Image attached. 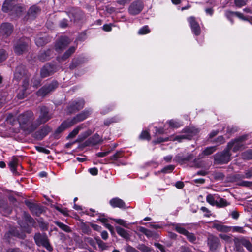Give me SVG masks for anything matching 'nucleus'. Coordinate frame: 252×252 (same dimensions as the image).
<instances>
[{
    "instance_id": "27",
    "label": "nucleus",
    "mask_w": 252,
    "mask_h": 252,
    "mask_svg": "<svg viewBox=\"0 0 252 252\" xmlns=\"http://www.w3.org/2000/svg\"><path fill=\"white\" fill-rule=\"evenodd\" d=\"M175 230L178 233L185 235L188 232V231L183 227L185 225V224L177 223L173 225Z\"/></svg>"
},
{
    "instance_id": "57",
    "label": "nucleus",
    "mask_w": 252,
    "mask_h": 252,
    "mask_svg": "<svg viewBox=\"0 0 252 252\" xmlns=\"http://www.w3.org/2000/svg\"><path fill=\"white\" fill-rule=\"evenodd\" d=\"M125 250L126 251V252H139L135 248L132 247V246L129 245H127L125 247Z\"/></svg>"
},
{
    "instance_id": "54",
    "label": "nucleus",
    "mask_w": 252,
    "mask_h": 252,
    "mask_svg": "<svg viewBox=\"0 0 252 252\" xmlns=\"http://www.w3.org/2000/svg\"><path fill=\"white\" fill-rule=\"evenodd\" d=\"M140 138L141 139L150 140V136L147 131H143L140 135Z\"/></svg>"
},
{
    "instance_id": "20",
    "label": "nucleus",
    "mask_w": 252,
    "mask_h": 252,
    "mask_svg": "<svg viewBox=\"0 0 252 252\" xmlns=\"http://www.w3.org/2000/svg\"><path fill=\"white\" fill-rule=\"evenodd\" d=\"M102 141V139L98 134H94L92 137L89 138L86 141L87 145H96Z\"/></svg>"
},
{
    "instance_id": "36",
    "label": "nucleus",
    "mask_w": 252,
    "mask_h": 252,
    "mask_svg": "<svg viewBox=\"0 0 252 252\" xmlns=\"http://www.w3.org/2000/svg\"><path fill=\"white\" fill-rule=\"evenodd\" d=\"M168 124L169 126L172 128H178L183 125L181 122L174 120L169 121Z\"/></svg>"
},
{
    "instance_id": "33",
    "label": "nucleus",
    "mask_w": 252,
    "mask_h": 252,
    "mask_svg": "<svg viewBox=\"0 0 252 252\" xmlns=\"http://www.w3.org/2000/svg\"><path fill=\"white\" fill-rule=\"evenodd\" d=\"M229 203L224 199L222 198H219L217 200L216 206L219 207H224L228 206Z\"/></svg>"
},
{
    "instance_id": "48",
    "label": "nucleus",
    "mask_w": 252,
    "mask_h": 252,
    "mask_svg": "<svg viewBox=\"0 0 252 252\" xmlns=\"http://www.w3.org/2000/svg\"><path fill=\"white\" fill-rule=\"evenodd\" d=\"M25 220L28 222L30 224L33 225L34 223V220L30 216V215L26 213L24 214Z\"/></svg>"
},
{
    "instance_id": "42",
    "label": "nucleus",
    "mask_w": 252,
    "mask_h": 252,
    "mask_svg": "<svg viewBox=\"0 0 252 252\" xmlns=\"http://www.w3.org/2000/svg\"><path fill=\"white\" fill-rule=\"evenodd\" d=\"M242 157L244 159H252V150H248L242 154Z\"/></svg>"
},
{
    "instance_id": "16",
    "label": "nucleus",
    "mask_w": 252,
    "mask_h": 252,
    "mask_svg": "<svg viewBox=\"0 0 252 252\" xmlns=\"http://www.w3.org/2000/svg\"><path fill=\"white\" fill-rule=\"evenodd\" d=\"M193 158V155L191 154L187 156H184L182 154H178L175 157L174 160L179 163L180 164H183L192 160Z\"/></svg>"
},
{
    "instance_id": "50",
    "label": "nucleus",
    "mask_w": 252,
    "mask_h": 252,
    "mask_svg": "<svg viewBox=\"0 0 252 252\" xmlns=\"http://www.w3.org/2000/svg\"><path fill=\"white\" fill-rule=\"evenodd\" d=\"M175 168L174 165H169L164 167L162 170L161 172L163 173H167L171 172Z\"/></svg>"
},
{
    "instance_id": "56",
    "label": "nucleus",
    "mask_w": 252,
    "mask_h": 252,
    "mask_svg": "<svg viewBox=\"0 0 252 252\" xmlns=\"http://www.w3.org/2000/svg\"><path fill=\"white\" fill-rule=\"evenodd\" d=\"M85 241L87 243L89 244L94 248H96V243L94 240L90 237H86L85 238Z\"/></svg>"
},
{
    "instance_id": "64",
    "label": "nucleus",
    "mask_w": 252,
    "mask_h": 252,
    "mask_svg": "<svg viewBox=\"0 0 252 252\" xmlns=\"http://www.w3.org/2000/svg\"><path fill=\"white\" fill-rule=\"evenodd\" d=\"M239 185L242 186L250 187L252 185V182L249 181H243L241 182L239 184Z\"/></svg>"
},
{
    "instance_id": "44",
    "label": "nucleus",
    "mask_w": 252,
    "mask_h": 252,
    "mask_svg": "<svg viewBox=\"0 0 252 252\" xmlns=\"http://www.w3.org/2000/svg\"><path fill=\"white\" fill-rule=\"evenodd\" d=\"M137 248L142 252H151L152 251V249L144 244L139 245Z\"/></svg>"
},
{
    "instance_id": "59",
    "label": "nucleus",
    "mask_w": 252,
    "mask_h": 252,
    "mask_svg": "<svg viewBox=\"0 0 252 252\" xmlns=\"http://www.w3.org/2000/svg\"><path fill=\"white\" fill-rule=\"evenodd\" d=\"M215 142L218 144H221L225 142V139L222 136H220L217 137V138L215 140Z\"/></svg>"
},
{
    "instance_id": "53",
    "label": "nucleus",
    "mask_w": 252,
    "mask_h": 252,
    "mask_svg": "<svg viewBox=\"0 0 252 252\" xmlns=\"http://www.w3.org/2000/svg\"><path fill=\"white\" fill-rule=\"evenodd\" d=\"M150 32V30L147 26H145L141 28L138 31L139 34H145Z\"/></svg>"
},
{
    "instance_id": "11",
    "label": "nucleus",
    "mask_w": 252,
    "mask_h": 252,
    "mask_svg": "<svg viewBox=\"0 0 252 252\" xmlns=\"http://www.w3.org/2000/svg\"><path fill=\"white\" fill-rule=\"evenodd\" d=\"M143 3L141 0L133 1L129 6L128 12L130 15H136L138 14L143 9Z\"/></svg>"
},
{
    "instance_id": "7",
    "label": "nucleus",
    "mask_w": 252,
    "mask_h": 252,
    "mask_svg": "<svg viewBox=\"0 0 252 252\" xmlns=\"http://www.w3.org/2000/svg\"><path fill=\"white\" fill-rule=\"evenodd\" d=\"M34 239L37 245L42 246L49 251L53 250V248L50 244L49 239L45 234L36 233L34 235Z\"/></svg>"
},
{
    "instance_id": "40",
    "label": "nucleus",
    "mask_w": 252,
    "mask_h": 252,
    "mask_svg": "<svg viewBox=\"0 0 252 252\" xmlns=\"http://www.w3.org/2000/svg\"><path fill=\"white\" fill-rule=\"evenodd\" d=\"M120 120V118L118 117H113L110 119H107L105 120L104 122V124L106 126H109L110 124L112 123L118 122Z\"/></svg>"
},
{
    "instance_id": "31",
    "label": "nucleus",
    "mask_w": 252,
    "mask_h": 252,
    "mask_svg": "<svg viewBox=\"0 0 252 252\" xmlns=\"http://www.w3.org/2000/svg\"><path fill=\"white\" fill-rule=\"evenodd\" d=\"M39 12L40 9L38 7L33 6L29 9L28 11V14L31 17H34Z\"/></svg>"
},
{
    "instance_id": "41",
    "label": "nucleus",
    "mask_w": 252,
    "mask_h": 252,
    "mask_svg": "<svg viewBox=\"0 0 252 252\" xmlns=\"http://www.w3.org/2000/svg\"><path fill=\"white\" fill-rule=\"evenodd\" d=\"M242 244L248 251L252 252V245L249 241L243 239L242 240Z\"/></svg>"
},
{
    "instance_id": "61",
    "label": "nucleus",
    "mask_w": 252,
    "mask_h": 252,
    "mask_svg": "<svg viewBox=\"0 0 252 252\" xmlns=\"http://www.w3.org/2000/svg\"><path fill=\"white\" fill-rule=\"evenodd\" d=\"M32 82V84H33V86L35 88H37L40 85V79L33 78Z\"/></svg>"
},
{
    "instance_id": "49",
    "label": "nucleus",
    "mask_w": 252,
    "mask_h": 252,
    "mask_svg": "<svg viewBox=\"0 0 252 252\" xmlns=\"http://www.w3.org/2000/svg\"><path fill=\"white\" fill-rule=\"evenodd\" d=\"M81 230L84 233L87 234H89L91 232V230L90 227L85 223L81 225Z\"/></svg>"
},
{
    "instance_id": "46",
    "label": "nucleus",
    "mask_w": 252,
    "mask_h": 252,
    "mask_svg": "<svg viewBox=\"0 0 252 252\" xmlns=\"http://www.w3.org/2000/svg\"><path fill=\"white\" fill-rule=\"evenodd\" d=\"M113 220L117 223L120 224L124 227H128V224L126 221L124 220L121 219H113Z\"/></svg>"
},
{
    "instance_id": "58",
    "label": "nucleus",
    "mask_w": 252,
    "mask_h": 252,
    "mask_svg": "<svg viewBox=\"0 0 252 252\" xmlns=\"http://www.w3.org/2000/svg\"><path fill=\"white\" fill-rule=\"evenodd\" d=\"M200 210L204 213V216L205 217H209L211 215V213L210 210H208L205 207H202L200 208Z\"/></svg>"
},
{
    "instance_id": "28",
    "label": "nucleus",
    "mask_w": 252,
    "mask_h": 252,
    "mask_svg": "<svg viewBox=\"0 0 252 252\" xmlns=\"http://www.w3.org/2000/svg\"><path fill=\"white\" fill-rule=\"evenodd\" d=\"M219 198L217 195L209 194L206 197V201L212 206L216 205L217 200Z\"/></svg>"
},
{
    "instance_id": "52",
    "label": "nucleus",
    "mask_w": 252,
    "mask_h": 252,
    "mask_svg": "<svg viewBox=\"0 0 252 252\" xmlns=\"http://www.w3.org/2000/svg\"><path fill=\"white\" fill-rule=\"evenodd\" d=\"M185 236H186L188 239L191 242L194 243L196 240L195 235L193 233H189L188 231Z\"/></svg>"
},
{
    "instance_id": "45",
    "label": "nucleus",
    "mask_w": 252,
    "mask_h": 252,
    "mask_svg": "<svg viewBox=\"0 0 252 252\" xmlns=\"http://www.w3.org/2000/svg\"><path fill=\"white\" fill-rule=\"evenodd\" d=\"M219 237L222 240H224L226 242L231 243L232 241L231 237L229 235L225 234H220Z\"/></svg>"
},
{
    "instance_id": "8",
    "label": "nucleus",
    "mask_w": 252,
    "mask_h": 252,
    "mask_svg": "<svg viewBox=\"0 0 252 252\" xmlns=\"http://www.w3.org/2000/svg\"><path fill=\"white\" fill-rule=\"evenodd\" d=\"M184 131L185 133V134L176 136L173 139V140H177L181 142L182 139H184L189 140L194 135L198 132V129L193 127L186 128Z\"/></svg>"
},
{
    "instance_id": "22",
    "label": "nucleus",
    "mask_w": 252,
    "mask_h": 252,
    "mask_svg": "<svg viewBox=\"0 0 252 252\" xmlns=\"http://www.w3.org/2000/svg\"><path fill=\"white\" fill-rule=\"evenodd\" d=\"M52 55V51L50 49L47 50L46 51H41L38 55V59L42 62L49 60Z\"/></svg>"
},
{
    "instance_id": "17",
    "label": "nucleus",
    "mask_w": 252,
    "mask_h": 252,
    "mask_svg": "<svg viewBox=\"0 0 252 252\" xmlns=\"http://www.w3.org/2000/svg\"><path fill=\"white\" fill-rule=\"evenodd\" d=\"M55 71V70L52 65H51L50 64H46L44 66L41 70V76L42 78L48 77Z\"/></svg>"
},
{
    "instance_id": "38",
    "label": "nucleus",
    "mask_w": 252,
    "mask_h": 252,
    "mask_svg": "<svg viewBox=\"0 0 252 252\" xmlns=\"http://www.w3.org/2000/svg\"><path fill=\"white\" fill-rule=\"evenodd\" d=\"M82 128L81 126H79L75 128H74L71 132L69 133L68 136V138H72L74 137L79 132V131Z\"/></svg>"
},
{
    "instance_id": "12",
    "label": "nucleus",
    "mask_w": 252,
    "mask_h": 252,
    "mask_svg": "<svg viewBox=\"0 0 252 252\" xmlns=\"http://www.w3.org/2000/svg\"><path fill=\"white\" fill-rule=\"evenodd\" d=\"M191 31L195 35H199L201 32L200 27L195 17L191 16L188 18Z\"/></svg>"
},
{
    "instance_id": "63",
    "label": "nucleus",
    "mask_w": 252,
    "mask_h": 252,
    "mask_svg": "<svg viewBox=\"0 0 252 252\" xmlns=\"http://www.w3.org/2000/svg\"><path fill=\"white\" fill-rule=\"evenodd\" d=\"M225 16L227 17L228 19L230 20H231L232 17L235 15L234 12H232L231 11H226L225 12Z\"/></svg>"
},
{
    "instance_id": "62",
    "label": "nucleus",
    "mask_w": 252,
    "mask_h": 252,
    "mask_svg": "<svg viewBox=\"0 0 252 252\" xmlns=\"http://www.w3.org/2000/svg\"><path fill=\"white\" fill-rule=\"evenodd\" d=\"M233 231L239 232L241 233H244L245 230L243 229V227L240 226H234L233 228Z\"/></svg>"
},
{
    "instance_id": "18",
    "label": "nucleus",
    "mask_w": 252,
    "mask_h": 252,
    "mask_svg": "<svg viewBox=\"0 0 252 252\" xmlns=\"http://www.w3.org/2000/svg\"><path fill=\"white\" fill-rule=\"evenodd\" d=\"M13 26L9 23H3L0 27V32L3 35L9 36L13 31Z\"/></svg>"
},
{
    "instance_id": "24",
    "label": "nucleus",
    "mask_w": 252,
    "mask_h": 252,
    "mask_svg": "<svg viewBox=\"0 0 252 252\" xmlns=\"http://www.w3.org/2000/svg\"><path fill=\"white\" fill-rule=\"evenodd\" d=\"M18 164V158L15 157H13L11 159V160L9 162L8 164V166H9L11 172L14 174H16L18 173L16 169Z\"/></svg>"
},
{
    "instance_id": "3",
    "label": "nucleus",
    "mask_w": 252,
    "mask_h": 252,
    "mask_svg": "<svg viewBox=\"0 0 252 252\" xmlns=\"http://www.w3.org/2000/svg\"><path fill=\"white\" fill-rule=\"evenodd\" d=\"M2 9L4 12H9L11 15H19L22 11V8L16 5L12 0H5L3 4Z\"/></svg>"
},
{
    "instance_id": "35",
    "label": "nucleus",
    "mask_w": 252,
    "mask_h": 252,
    "mask_svg": "<svg viewBox=\"0 0 252 252\" xmlns=\"http://www.w3.org/2000/svg\"><path fill=\"white\" fill-rule=\"evenodd\" d=\"M139 231L144 234L147 237H153L154 236V233L150 230L145 228L144 227H140L139 228Z\"/></svg>"
},
{
    "instance_id": "26",
    "label": "nucleus",
    "mask_w": 252,
    "mask_h": 252,
    "mask_svg": "<svg viewBox=\"0 0 252 252\" xmlns=\"http://www.w3.org/2000/svg\"><path fill=\"white\" fill-rule=\"evenodd\" d=\"M212 227L216 229L218 231L223 232H228L231 230V228L230 227L218 223H214Z\"/></svg>"
},
{
    "instance_id": "37",
    "label": "nucleus",
    "mask_w": 252,
    "mask_h": 252,
    "mask_svg": "<svg viewBox=\"0 0 252 252\" xmlns=\"http://www.w3.org/2000/svg\"><path fill=\"white\" fill-rule=\"evenodd\" d=\"M35 43L38 46H42L47 43V40L44 37H37L35 39Z\"/></svg>"
},
{
    "instance_id": "25",
    "label": "nucleus",
    "mask_w": 252,
    "mask_h": 252,
    "mask_svg": "<svg viewBox=\"0 0 252 252\" xmlns=\"http://www.w3.org/2000/svg\"><path fill=\"white\" fill-rule=\"evenodd\" d=\"M11 236H15L21 239H24L25 237V235L23 233L20 234L17 232V231L15 230L10 231L9 232L6 233L4 235L5 238L8 241H9V238Z\"/></svg>"
},
{
    "instance_id": "5",
    "label": "nucleus",
    "mask_w": 252,
    "mask_h": 252,
    "mask_svg": "<svg viewBox=\"0 0 252 252\" xmlns=\"http://www.w3.org/2000/svg\"><path fill=\"white\" fill-rule=\"evenodd\" d=\"M226 147L223 151L219 152L214 155L215 162L217 164H226L231 160V154Z\"/></svg>"
},
{
    "instance_id": "43",
    "label": "nucleus",
    "mask_w": 252,
    "mask_h": 252,
    "mask_svg": "<svg viewBox=\"0 0 252 252\" xmlns=\"http://www.w3.org/2000/svg\"><path fill=\"white\" fill-rule=\"evenodd\" d=\"M95 240H96L97 244H98L99 248H100L102 250H106L107 249L108 246L106 245V243L103 242L99 238H95Z\"/></svg>"
},
{
    "instance_id": "51",
    "label": "nucleus",
    "mask_w": 252,
    "mask_h": 252,
    "mask_svg": "<svg viewBox=\"0 0 252 252\" xmlns=\"http://www.w3.org/2000/svg\"><path fill=\"white\" fill-rule=\"evenodd\" d=\"M248 1V0H234L235 5L238 7H241L245 5Z\"/></svg>"
},
{
    "instance_id": "10",
    "label": "nucleus",
    "mask_w": 252,
    "mask_h": 252,
    "mask_svg": "<svg viewBox=\"0 0 252 252\" xmlns=\"http://www.w3.org/2000/svg\"><path fill=\"white\" fill-rule=\"evenodd\" d=\"M30 40L28 38L21 39L14 47V51L17 55H21L27 50Z\"/></svg>"
},
{
    "instance_id": "30",
    "label": "nucleus",
    "mask_w": 252,
    "mask_h": 252,
    "mask_svg": "<svg viewBox=\"0 0 252 252\" xmlns=\"http://www.w3.org/2000/svg\"><path fill=\"white\" fill-rule=\"evenodd\" d=\"M252 177V170L249 169L245 171V175L237 174L236 175V178L242 179L243 178L250 179Z\"/></svg>"
},
{
    "instance_id": "39",
    "label": "nucleus",
    "mask_w": 252,
    "mask_h": 252,
    "mask_svg": "<svg viewBox=\"0 0 252 252\" xmlns=\"http://www.w3.org/2000/svg\"><path fill=\"white\" fill-rule=\"evenodd\" d=\"M217 148L216 146H211L207 147L203 152V153L205 155H209L212 154L216 150Z\"/></svg>"
},
{
    "instance_id": "13",
    "label": "nucleus",
    "mask_w": 252,
    "mask_h": 252,
    "mask_svg": "<svg viewBox=\"0 0 252 252\" xmlns=\"http://www.w3.org/2000/svg\"><path fill=\"white\" fill-rule=\"evenodd\" d=\"M208 245L211 251H215L220 246V240L216 236L210 235L208 238Z\"/></svg>"
},
{
    "instance_id": "29",
    "label": "nucleus",
    "mask_w": 252,
    "mask_h": 252,
    "mask_svg": "<svg viewBox=\"0 0 252 252\" xmlns=\"http://www.w3.org/2000/svg\"><path fill=\"white\" fill-rule=\"evenodd\" d=\"M25 73L24 67L23 65H19L17 67L14 73V77L17 79H19Z\"/></svg>"
},
{
    "instance_id": "34",
    "label": "nucleus",
    "mask_w": 252,
    "mask_h": 252,
    "mask_svg": "<svg viewBox=\"0 0 252 252\" xmlns=\"http://www.w3.org/2000/svg\"><path fill=\"white\" fill-rule=\"evenodd\" d=\"M75 49H76L74 47H70L65 52L63 57L61 58V60L63 61L68 58L69 56L75 52Z\"/></svg>"
},
{
    "instance_id": "2",
    "label": "nucleus",
    "mask_w": 252,
    "mask_h": 252,
    "mask_svg": "<svg viewBox=\"0 0 252 252\" xmlns=\"http://www.w3.org/2000/svg\"><path fill=\"white\" fill-rule=\"evenodd\" d=\"M92 110L91 109H85L82 112L78 114L73 119H67L63 122L61 126L57 129L58 132H61L64 130L65 128L72 126V125L82 121L88 118L91 114Z\"/></svg>"
},
{
    "instance_id": "23",
    "label": "nucleus",
    "mask_w": 252,
    "mask_h": 252,
    "mask_svg": "<svg viewBox=\"0 0 252 252\" xmlns=\"http://www.w3.org/2000/svg\"><path fill=\"white\" fill-rule=\"evenodd\" d=\"M117 233L122 237L127 240L130 239V235L128 232L124 228L117 226L115 227Z\"/></svg>"
},
{
    "instance_id": "60",
    "label": "nucleus",
    "mask_w": 252,
    "mask_h": 252,
    "mask_svg": "<svg viewBox=\"0 0 252 252\" xmlns=\"http://www.w3.org/2000/svg\"><path fill=\"white\" fill-rule=\"evenodd\" d=\"M36 149L38 151L44 153L46 154H48L50 153V151L49 150L42 147L36 146Z\"/></svg>"
},
{
    "instance_id": "19",
    "label": "nucleus",
    "mask_w": 252,
    "mask_h": 252,
    "mask_svg": "<svg viewBox=\"0 0 252 252\" xmlns=\"http://www.w3.org/2000/svg\"><path fill=\"white\" fill-rule=\"evenodd\" d=\"M26 205L32 214L39 216L42 212V209L37 205L32 202H27Z\"/></svg>"
},
{
    "instance_id": "55",
    "label": "nucleus",
    "mask_w": 252,
    "mask_h": 252,
    "mask_svg": "<svg viewBox=\"0 0 252 252\" xmlns=\"http://www.w3.org/2000/svg\"><path fill=\"white\" fill-rule=\"evenodd\" d=\"M7 57V55L4 50H0V63L4 61Z\"/></svg>"
},
{
    "instance_id": "15",
    "label": "nucleus",
    "mask_w": 252,
    "mask_h": 252,
    "mask_svg": "<svg viewBox=\"0 0 252 252\" xmlns=\"http://www.w3.org/2000/svg\"><path fill=\"white\" fill-rule=\"evenodd\" d=\"M70 42L67 37H63L60 39L55 45V49L57 52H60L64 49Z\"/></svg>"
},
{
    "instance_id": "4",
    "label": "nucleus",
    "mask_w": 252,
    "mask_h": 252,
    "mask_svg": "<svg viewBox=\"0 0 252 252\" xmlns=\"http://www.w3.org/2000/svg\"><path fill=\"white\" fill-rule=\"evenodd\" d=\"M247 137L246 135H243L231 141L227 144V147L230 151L232 150L234 152L242 150L244 148L245 141Z\"/></svg>"
},
{
    "instance_id": "47",
    "label": "nucleus",
    "mask_w": 252,
    "mask_h": 252,
    "mask_svg": "<svg viewBox=\"0 0 252 252\" xmlns=\"http://www.w3.org/2000/svg\"><path fill=\"white\" fill-rule=\"evenodd\" d=\"M123 156V154L122 151H117L115 154L112 155L111 157V160H117L118 158L122 157Z\"/></svg>"
},
{
    "instance_id": "6",
    "label": "nucleus",
    "mask_w": 252,
    "mask_h": 252,
    "mask_svg": "<svg viewBox=\"0 0 252 252\" xmlns=\"http://www.w3.org/2000/svg\"><path fill=\"white\" fill-rule=\"evenodd\" d=\"M52 118V116L49 112V109L45 106L40 107V113L38 118L35 120L36 128L41 124L48 122Z\"/></svg>"
},
{
    "instance_id": "9",
    "label": "nucleus",
    "mask_w": 252,
    "mask_h": 252,
    "mask_svg": "<svg viewBox=\"0 0 252 252\" xmlns=\"http://www.w3.org/2000/svg\"><path fill=\"white\" fill-rule=\"evenodd\" d=\"M58 85V83L57 81H53L50 84L44 86L39 90L37 92V95L39 96H44L50 92L54 90Z\"/></svg>"
},
{
    "instance_id": "32",
    "label": "nucleus",
    "mask_w": 252,
    "mask_h": 252,
    "mask_svg": "<svg viewBox=\"0 0 252 252\" xmlns=\"http://www.w3.org/2000/svg\"><path fill=\"white\" fill-rule=\"evenodd\" d=\"M55 223L63 231L68 233L71 232V228L68 225L60 221H55Z\"/></svg>"
},
{
    "instance_id": "21",
    "label": "nucleus",
    "mask_w": 252,
    "mask_h": 252,
    "mask_svg": "<svg viewBox=\"0 0 252 252\" xmlns=\"http://www.w3.org/2000/svg\"><path fill=\"white\" fill-rule=\"evenodd\" d=\"M110 204L113 207L125 208V203L122 199L119 198H114L110 201Z\"/></svg>"
},
{
    "instance_id": "14",
    "label": "nucleus",
    "mask_w": 252,
    "mask_h": 252,
    "mask_svg": "<svg viewBox=\"0 0 252 252\" xmlns=\"http://www.w3.org/2000/svg\"><path fill=\"white\" fill-rule=\"evenodd\" d=\"M85 102L82 99L74 101L68 107V112L72 113L76 110H79L83 108Z\"/></svg>"
},
{
    "instance_id": "1",
    "label": "nucleus",
    "mask_w": 252,
    "mask_h": 252,
    "mask_svg": "<svg viewBox=\"0 0 252 252\" xmlns=\"http://www.w3.org/2000/svg\"><path fill=\"white\" fill-rule=\"evenodd\" d=\"M17 119L20 128L25 132L30 133L36 129L34 115L32 111L23 112Z\"/></svg>"
}]
</instances>
